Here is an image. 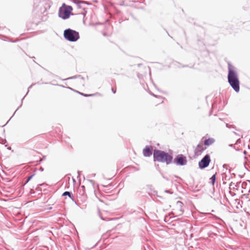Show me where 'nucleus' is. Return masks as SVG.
I'll list each match as a JSON object with an SVG mask.
<instances>
[{"label": "nucleus", "mask_w": 250, "mask_h": 250, "mask_svg": "<svg viewBox=\"0 0 250 250\" xmlns=\"http://www.w3.org/2000/svg\"><path fill=\"white\" fill-rule=\"evenodd\" d=\"M24 97L22 99V100H21V105L18 107V109H17L16 110H18L20 107H21V105H22V100H23V99H24ZM16 111H16L15 112H16ZM15 113H14V114H15Z\"/></svg>", "instance_id": "obj_20"}, {"label": "nucleus", "mask_w": 250, "mask_h": 250, "mask_svg": "<svg viewBox=\"0 0 250 250\" xmlns=\"http://www.w3.org/2000/svg\"><path fill=\"white\" fill-rule=\"evenodd\" d=\"M215 142V139L212 138H208L204 141V144L206 146H209Z\"/></svg>", "instance_id": "obj_11"}, {"label": "nucleus", "mask_w": 250, "mask_h": 250, "mask_svg": "<svg viewBox=\"0 0 250 250\" xmlns=\"http://www.w3.org/2000/svg\"><path fill=\"white\" fill-rule=\"evenodd\" d=\"M162 176H163V177L165 179H166V180H167V181H168V180H169V179H168V178L167 177H165V176L164 175H162Z\"/></svg>", "instance_id": "obj_23"}, {"label": "nucleus", "mask_w": 250, "mask_h": 250, "mask_svg": "<svg viewBox=\"0 0 250 250\" xmlns=\"http://www.w3.org/2000/svg\"><path fill=\"white\" fill-rule=\"evenodd\" d=\"M165 192H166V193H170V194H171V193H172V192H170L169 190H166L165 191Z\"/></svg>", "instance_id": "obj_25"}, {"label": "nucleus", "mask_w": 250, "mask_h": 250, "mask_svg": "<svg viewBox=\"0 0 250 250\" xmlns=\"http://www.w3.org/2000/svg\"><path fill=\"white\" fill-rule=\"evenodd\" d=\"M153 147L151 146H146L143 149V153L145 157H150L152 154Z\"/></svg>", "instance_id": "obj_7"}, {"label": "nucleus", "mask_w": 250, "mask_h": 250, "mask_svg": "<svg viewBox=\"0 0 250 250\" xmlns=\"http://www.w3.org/2000/svg\"><path fill=\"white\" fill-rule=\"evenodd\" d=\"M63 37L66 40L71 42H76L80 38L79 32L70 28L64 31Z\"/></svg>", "instance_id": "obj_3"}, {"label": "nucleus", "mask_w": 250, "mask_h": 250, "mask_svg": "<svg viewBox=\"0 0 250 250\" xmlns=\"http://www.w3.org/2000/svg\"><path fill=\"white\" fill-rule=\"evenodd\" d=\"M32 86V85H30V86L29 87V88H28V91H27V93H26V95L27 94V93H28V92H29V88H30Z\"/></svg>", "instance_id": "obj_29"}, {"label": "nucleus", "mask_w": 250, "mask_h": 250, "mask_svg": "<svg viewBox=\"0 0 250 250\" xmlns=\"http://www.w3.org/2000/svg\"><path fill=\"white\" fill-rule=\"evenodd\" d=\"M183 204L181 201H178L176 202L175 208L177 213L179 215L182 214L184 212L183 209Z\"/></svg>", "instance_id": "obj_9"}, {"label": "nucleus", "mask_w": 250, "mask_h": 250, "mask_svg": "<svg viewBox=\"0 0 250 250\" xmlns=\"http://www.w3.org/2000/svg\"><path fill=\"white\" fill-rule=\"evenodd\" d=\"M244 153L245 154H246V151H244Z\"/></svg>", "instance_id": "obj_36"}, {"label": "nucleus", "mask_w": 250, "mask_h": 250, "mask_svg": "<svg viewBox=\"0 0 250 250\" xmlns=\"http://www.w3.org/2000/svg\"><path fill=\"white\" fill-rule=\"evenodd\" d=\"M77 92H78V93H79L80 95H83L84 97H90V96H92L93 95V94H84L83 93H81V92H80L79 91H77Z\"/></svg>", "instance_id": "obj_14"}, {"label": "nucleus", "mask_w": 250, "mask_h": 250, "mask_svg": "<svg viewBox=\"0 0 250 250\" xmlns=\"http://www.w3.org/2000/svg\"><path fill=\"white\" fill-rule=\"evenodd\" d=\"M210 183L213 186L215 183L216 180V174H213L210 178Z\"/></svg>", "instance_id": "obj_13"}, {"label": "nucleus", "mask_w": 250, "mask_h": 250, "mask_svg": "<svg viewBox=\"0 0 250 250\" xmlns=\"http://www.w3.org/2000/svg\"><path fill=\"white\" fill-rule=\"evenodd\" d=\"M235 69L230 63H228V82L234 91L237 93L240 90V81Z\"/></svg>", "instance_id": "obj_1"}, {"label": "nucleus", "mask_w": 250, "mask_h": 250, "mask_svg": "<svg viewBox=\"0 0 250 250\" xmlns=\"http://www.w3.org/2000/svg\"><path fill=\"white\" fill-rule=\"evenodd\" d=\"M81 79H82V80H83V79H84L83 77H81Z\"/></svg>", "instance_id": "obj_39"}, {"label": "nucleus", "mask_w": 250, "mask_h": 250, "mask_svg": "<svg viewBox=\"0 0 250 250\" xmlns=\"http://www.w3.org/2000/svg\"><path fill=\"white\" fill-rule=\"evenodd\" d=\"M33 190L32 189H31V191H30L31 194H32L33 193V192H32Z\"/></svg>", "instance_id": "obj_34"}, {"label": "nucleus", "mask_w": 250, "mask_h": 250, "mask_svg": "<svg viewBox=\"0 0 250 250\" xmlns=\"http://www.w3.org/2000/svg\"><path fill=\"white\" fill-rule=\"evenodd\" d=\"M240 143H241V140H240V139H238L236 141L235 144H238Z\"/></svg>", "instance_id": "obj_21"}, {"label": "nucleus", "mask_w": 250, "mask_h": 250, "mask_svg": "<svg viewBox=\"0 0 250 250\" xmlns=\"http://www.w3.org/2000/svg\"><path fill=\"white\" fill-rule=\"evenodd\" d=\"M45 156H43L42 157V158L40 160V161H42L43 160H45Z\"/></svg>", "instance_id": "obj_27"}, {"label": "nucleus", "mask_w": 250, "mask_h": 250, "mask_svg": "<svg viewBox=\"0 0 250 250\" xmlns=\"http://www.w3.org/2000/svg\"><path fill=\"white\" fill-rule=\"evenodd\" d=\"M153 157L154 162L165 163L167 165H169L172 163V155L159 149H155L153 150Z\"/></svg>", "instance_id": "obj_2"}, {"label": "nucleus", "mask_w": 250, "mask_h": 250, "mask_svg": "<svg viewBox=\"0 0 250 250\" xmlns=\"http://www.w3.org/2000/svg\"><path fill=\"white\" fill-rule=\"evenodd\" d=\"M187 157L183 154H178L175 156L174 159H172V163L176 164L177 166H184L187 164Z\"/></svg>", "instance_id": "obj_5"}, {"label": "nucleus", "mask_w": 250, "mask_h": 250, "mask_svg": "<svg viewBox=\"0 0 250 250\" xmlns=\"http://www.w3.org/2000/svg\"><path fill=\"white\" fill-rule=\"evenodd\" d=\"M137 65H138V66H139H139H140L141 65H142V63H138V64H137Z\"/></svg>", "instance_id": "obj_32"}, {"label": "nucleus", "mask_w": 250, "mask_h": 250, "mask_svg": "<svg viewBox=\"0 0 250 250\" xmlns=\"http://www.w3.org/2000/svg\"><path fill=\"white\" fill-rule=\"evenodd\" d=\"M100 217L101 218V219L103 220H105V219L104 218H103V217L101 216V215H100Z\"/></svg>", "instance_id": "obj_28"}, {"label": "nucleus", "mask_w": 250, "mask_h": 250, "mask_svg": "<svg viewBox=\"0 0 250 250\" xmlns=\"http://www.w3.org/2000/svg\"><path fill=\"white\" fill-rule=\"evenodd\" d=\"M234 186H235V187H237V186H238L237 185H235Z\"/></svg>", "instance_id": "obj_38"}, {"label": "nucleus", "mask_w": 250, "mask_h": 250, "mask_svg": "<svg viewBox=\"0 0 250 250\" xmlns=\"http://www.w3.org/2000/svg\"><path fill=\"white\" fill-rule=\"evenodd\" d=\"M78 77H81V76L80 75H79L78 76H73V77H69L67 79H66L65 80H69V79H75L76 78H78Z\"/></svg>", "instance_id": "obj_17"}, {"label": "nucleus", "mask_w": 250, "mask_h": 250, "mask_svg": "<svg viewBox=\"0 0 250 250\" xmlns=\"http://www.w3.org/2000/svg\"><path fill=\"white\" fill-rule=\"evenodd\" d=\"M234 134H235V135H238V134H237V133H236V132H234Z\"/></svg>", "instance_id": "obj_37"}, {"label": "nucleus", "mask_w": 250, "mask_h": 250, "mask_svg": "<svg viewBox=\"0 0 250 250\" xmlns=\"http://www.w3.org/2000/svg\"><path fill=\"white\" fill-rule=\"evenodd\" d=\"M81 188H82L83 193L84 192L85 187L84 186H82Z\"/></svg>", "instance_id": "obj_22"}, {"label": "nucleus", "mask_w": 250, "mask_h": 250, "mask_svg": "<svg viewBox=\"0 0 250 250\" xmlns=\"http://www.w3.org/2000/svg\"><path fill=\"white\" fill-rule=\"evenodd\" d=\"M88 181L93 185L94 186L95 184V181L93 180H88Z\"/></svg>", "instance_id": "obj_18"}, {"label": "nucleus", "mask_w": 250, "mask_h": 250, "mask_svg": "<svg viewBox=\"0 0 250 250\" xmlns=\"http://www.w3.org/2000/svg\"><path fill=\"white\" fill-rule=\"evenodd\" d=\"M34 175H35V174H33L31 175L30 176H29L27 178V180H26V182H25V184H27V183H28V182H29V181H30V180L33 178V177Z\"/></svg>", "instance_id": "obj_15"}, {"label": "nucleus", "mask_w": 250, "mask_h": 250, "mask_svg": "<svg viewBox=\"0 0 250 250\" xmlns=\"http://www.w3.org/2000/svg\"><path fill=\"white\" fill-rule=\"evenodd\" d=\"M62 196H68L73 202H74L76 204V202L75 200V198L71 192L66 191L62 193Z\"/></svg>", "instance_id": "obj_12"}, {"label": "nucleus", "mask_w": 250, "mask_h": 250, "mask_svg": "<svg viewBox=\"0 0 250 250\" xmlns=\"http://www.w3.org/2000/svg\"><path fill=\"white\" fill-rule=\"evenodd\" d=\"M40 170H41V171H43V168L42 167H41V168H40Z\"/></svg>", "instance_id": "obj_33"}, {"label": "nucleus", "mask_w": 250, "mask_h": 250, "mask_svg": "<svg viewBox=\"0 0 250 250\" xmlns=\"http://www.w3.org/2000/svg\"><path fill=\"white\" fill-rule=\"evenodd\" d=\"M187 66H188V65H183V67H187Z\"/></svg>", "instance_id": "obj_35"}, {"label": "nucleus", "mask_w": 250, "mask_h": 250, "mask_svg": "<svg viewBox=\"0 0 250 250\" xmlns=\"http://www.w3.org/2000/svg\"><path fill=\"white\" fill-rule=\"evenodd\" d=\"M111 90H112V91L113 92V93L115 94L116 93V90H115L113 88H111Z\"/></svg>", "instance_id": "obj_26"}, {"label": "nucleus", "mask_w": 250, "mask_h": 250, "mask_svg": "<svg viewBox=\"0 0 250 250\" xmlns=\"http://www.w3.org/2000/svg\"><path fill=\"white\" fill-rule=\"evenodd\" d=\"M211 160L209 154H206L205 156L203 157V158L198 163V166L201 169H204L206 167H207L210 163Z\"/></svg>", "instance_id": "obj_6"}, {"label": "nucleus", "mask_w": 250, "mask_h": 250, "mask_svg": "<svg viewBox=\"0 0 250 250\" xmlns=\"http://www.w3.org/2000/svg\"><path fill=\"white\" fill-rule=\"evenodd\" d=\"M72 10L71 6L63 3L62 6L59 9V17L63 20L67 19L71 14Z\"/></svg>", "instance_id": "obj_4"}, {"label": "nucleus", "mask_w": 250, "mask_h": 250, "mask_svg": "<svg viewBox=\"0 0 250 250\" xmlns=\"http://www.w3.org/2000/svg\"><path fill=\"white\" fill-rule=\"evenodd\" d=\"M42 184H40L37 186V187L36 188V190L38 191H42V189L40 188V187L42 186Z\"/></svg>", "instance_id": "obj_16"}, {"label": "nucleus", "mask_w": 250, "mask_h": 250, "mask_svg": "<svg viewBox=\"0 0 250 250\" xmlns=\"http://www.w3.org/2000/svg\"><path fill=\"white\" fill-rule=\"evenodd\" d=\"M152 95H153V96L156 97V95H155L154 94H153Z\"/></svg>", "instance_id": "obj_40"}, {"label": "nucleus", "mask_w": 250, "mask_h": 250, "mask_svg": "<svg viewBox=\"0 0 250 250\" xmlns=\"http://www.w3.org/2000/svg\"><path fill=\"white\" fill-rule=\"evenodd\" d=\"M206 147H204L203 144H198L194 150V153L196 155L201 154L205 149Z\"/></svg>", "instance_id": "obj_8"}, {"label": "nucleus", "mask_w": 250, "mask_h": 250, "mask_svg": "<svg viewBox=\"0 0 250 250\" xmlns=\"http://www.w3.org/2000/svg\"><path fill=\"white\" fill-rule=\"evenodd\" d=\"M229 146L230 147H233L234 146V145H233V144H229Z\"/></svg>", "instance_id": "obj_30"}, {"label": "nucleus", "mask_w": 250, "mask_h": 250, "mask_svg": "<svg viewBox=\"0 0 250 250\" xmlns=\"http://www.w3.org/2000/svg\"><path fill=\"white\" fill-rule=\"evenodd\" d=\"M228 166L227 165H226V164H224V165H223V167H227Z\"/></svg>", "instance_id": "obj_31"}, {"label": "nucleus", "mask_w": 250, "mask_h": 250, "mask_svg": "<svg viewBox=\"0 0 250 250\" xmlns=\"http://www.w3.org/2000/svg\"><path fill=\"white\" fill-rule=\"evenodd\" d=\"M233 185H234V183H233V182H231L229 184V188H230V187L231 186H233Z\"/></svg>", "instance_id": "obj_24"}, {"label": "nucleus", "mask_w": 250, "mask_h": 250, "mask_svg": "<svg viewBox=\"0 0 250 250\" xmlns=\"http://www.w3.org/2000/svg\"><path fill=\"white\" fill-rule=\"evenodd\" d=\"M226 127H228V128H230L231 126H232V125H229V124L227 123L226 124Z\"/></svg>", "instance_id": "obj_19"}, {"label": "nucleus", "mask_w": 250, "mask_h": 250, "mask_svg": "<svg viewBox=\"0 0 250 250\" xmlns=\"http://www.w3.org/2000/svg\"><path fill=\"white\" fill-rule=\"evenodd\" d=\"M147 192L149 195H155L157 194V191L152 188L151 186H147Z\"/></svg>", "instance_id": "obj_10"}]
</instances>
